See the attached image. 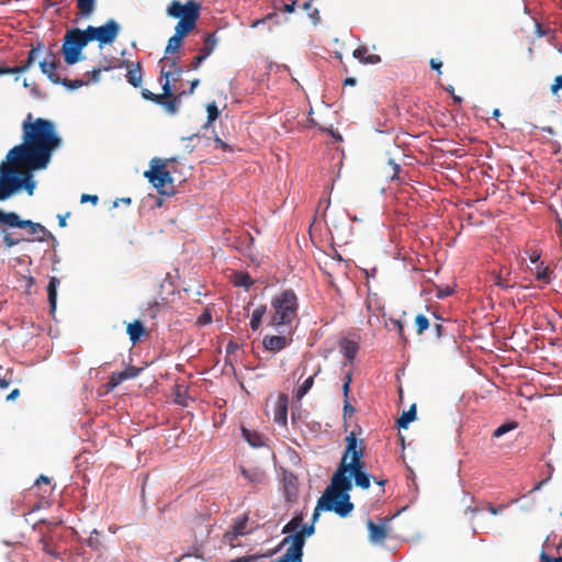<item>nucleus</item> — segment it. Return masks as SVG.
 Instances as JSON below:
<instances>
[{
  "mask_svg": "<svg viewBox=\"0 0 562 562\" xmlns=\"http://www.w3.org/2000/svg\"><path fill=\"white\" fill-rule=\"evenodd\" d=\"M346 449L340 460L337 471L331 477V483L325 490L323 504L328 509H336L340 517L348 516L353 510V504L350 502L349 491L352 488L351 477L355 484L362 490L370 487L371 481L369 474L364 472L363 440H358L355 431H351L346 438Z\"/></svg>",
  "mask_w": 562,
  "mask_h": 562,
  "instance_id": "f257e3e1",
  "label": "nucleus"
},
{
  "mask_svg": "<svg viewBox=\"0 0 562 562\" xmlns=\"http://www.w3.org/2000/svg\"><path fill=\"white\" fill-rule=\"evenodd\" d=\"M22 144L9 150L7 159L26 164L33 169H44L53 153L60 147L63 139L56 132L55 124L46 119H34L27 113L22 122Z\"/></svg>",
  "mask_w": 562,
  "mask_h": 562,
  "instance_id": "f03ea898",
  "label": "nucleus"
},
{
  "mask_svg": "<svg viewBox=\"0 0 562 562\" xmlns=\"http://www.w3.org/2000/svg\"><path fill=\"white\" fill-rule=\"evenodd\" d=\"M22 161H9L0 165V201L9 199L13 193L25 189L32 195L35 189V182L32 180V171Z\"/></svg>",
  "mask_w": 562,
  "mask_h": 562,
  "instance_id": "7ed1b4c3",
  "label": "nucleus"
},
{
  "mask_svg": "<svg viewBox=\"0 0 562 562\" xmlns=\"http://www.w3.org/2000/svg\"><path fill=\"white\" fill-rule=\"evenodd\" d=\"M271 308L269 326L276 328L291 326L297 317L299 310V300L295 292L289 289L273 296Z\"/></svg>",
  "mask_w": 562,
  "mask_h": 562,
  "instance_id": "20e7f679",
  "label": "nucleus"
},
{
  "mask_svg": "<svg viewBox=\"0 0 562 562\" xmlns=\"http://www.w3.org/2000/svg\"><path fill=\"white\" fill-rule=\"evenodd\" d=\"M201 4L190 0L182 4L178 0L171 1L167 8L168 15L180 19L175 27V34L184 38L191 31L194 30L196 21L200 18Z\"/></svg>",
  "mask_w": 562,
  "mask_h": 562,
  "instance_id": "39448f33",
  "label": "nucleus"
},
{
  "mask_svg": "<svg viewBox=\"0 0 562 562\" xmlns=\"http://www.w3.org/2000/svg\"><path fill=\"white\" fill-rule=\"evenodd\" d=\"M176 158L161 159L155 157L150 160V168L144 172V177L157 189L161 195H172L175 193L173 178L168 169L169 162H175Z\"/></svg>",
  "mask_w": 562,
  "mask_h": 562,
  "instance_id": "423d86ee",
  "label": "nucleus"
},
{
  "mask_svg": "<svg viewBox=\"0 0 562 562\" xmlns=\"http://www.w3.org/2000/svg\"><path fill=\"white\" fill-rule=\"evenodd\" d=\"M86 30L71 29L64 36L61 53L67 65H74L80 60L82 48L89 43Z\"/></svg>",
  "mask_w": 562,
  "mask_h": 562,
  "instance_id": "0eeeda50",
  "label": "nucleus"
},
{
  "mask_svg": "<svg viewBox=\"0 0 562 562\" xmlns=\"http://www.w3.org/2000/svg\"><path fill=\"white\" fill-rule=\"evenodd\" d=\"M161 94L153 93L148 89H142V97L147 101L161 105L168 114L173 115L179 111L186 92L173 93V85H168V80L161 83Z\"/></svg>",
  "mask_w": 562,
  "mask_h": 562,
  "instance_id": "6e6552de",
  "label": "nucleus"
},
{
  "mask_svg": "<svg viewBox=\"0 0 562 562\" xmlns=\"http://www.w3.org/2000/svg\"><path fill=\"white\" fill-rule=\"evenodd\" d=\"M90 42L97 41L100 47L112 44L120 33V24L114 20H109L101 26L89 25L86 29Z\"/></svg>",
  "mask_w": 562,
  "mask_h": 562,
  "instance_id": "1a4fd4ad",
  "label": "nucleus"
},
{
  "mask_svg": "<svg viewBox=\"0 0 562 562\" xmlns=\"http://www.w3.org/2000/svg\"><path fill=\"white\" fill-rule=\"evenodd\" d=\"M0 224H4L8 227L27 228L31 235H50L42 224L34 223L30 220H22L15 212H4L0 210Z\"/></svg>",
  "mask_w": 562,
  "mask_h": 562,
  "instance_id": "9d476101",
  "label": "nucleus"
},
{
  "mask_svg": "<svg viewBox=\"0 0 562 562\" xmlns=\"http://www.w3.org/2000/svg\"><path fill=\"white\" fill-rule=\"evenodd\" d=\"M249 517L247 514H243L238 516L231 529L227 530L223 536V541L231 548H236L239 546L237 539L241 536H246L251 533L255 530V527H249Z\"/></svg>",
  "mask_w": 562,
  "mask_h": 562,
  "instance_id": "9b49d317",
  "label": "nucleus"
},
{
  "mask_svg": "<svg viewBox=\"0 0 562 562\" xmlns=\"http://www.w3.org/2000/svg\"><path fill=\"white\" fill-rule=\"evenodd\" d=\"M158 65L160 67V81L161 83L168 80V85L179 80L183 72V68L180 66V57H162Z\"/></svg>",
  "mask_w": 562,
  "mask_h": 562,
  "instance_id": "f8f14e48",
  "label": "nucleus"
},
{
  "mask_svg": "<svg viewBox=\"0 0 562 562\" xmlns=\"http://www.w3.org/2000/svg\"><path fill=\"white\" fill-rule=\"evenodd\" d=\"M303 514L295 515L282 529V533H293L294 536H301L302 540H306L315 532L314 524L303 525Z\"/></svg>",
  "mask_w": 562,
  "mask_h": 562,
  "instance_id": "ddd939ff",
  "label": "nucleus"
},
{
  "mask_svg": "<svg viewBox=\"0 0 562 562\" xmlns=\"http://www.w3.org/2000/svg\"><path fill=\"white\" fill-rule=\"evenodd\" d=\"M288 536L282 539L279 547L288 546L284 554L293 561H302L303 559V549H304V540H302L301 536H294L293 533H286Z\"/></svg>",
  "mask_w": 562,
  "mask_h": 562,
  "instance_id": "4468645a",
  "label": "nucleus"
},
{
  "mask_svg": "<svg viewBox=\"0 0 562 562\" xmlns=\"http://www.w3.org/2000/svg\"><path fill=\"white\" fill-rule=\"evenodd\" d=\"M43 42H38L27 54V58L19 66L3 67L4 75L20 74L27 71L44 50Z\"/></svg>",
  "mask_w": 562,
  "mask_h": 562,
  "instance_id": "2eb2a0df",
  "label": "nucleus"
},
{
  "mask_svg": "<svg viewBox=\"0 0 562 562\" xmlns=\"http://www.w3.org/2000/svg\"><path fill=\"white\" fill-rule=\"evenodd\" d=\"M49 56L52 57V60H40L38 65L41 71L46 75L53 83L57 85L61 78L58 74H56V70L60 66V60L53 52H49Z\"/></svg>",
  "mask_w": 562,
  "mask_h": 562,
  "instance_id": "dca6fc26",
  "label": "nucleus"
},
{
  "mask_svg": "<svg viewBox=\"0 0 562 562\" xmlns=\"http://www.w3.org/2000/svg\"><path fill=\"white\" fill-rule=\"evenodd\" d=\"M387 519H383L382 524H374L372 520L367 521V527L369 530V539L373 543H383L387 538L389 528H387Z\"/></svg>",
  "mask_w": 562,
  "mask_h": 562,
  "instance_id": "f3484780",
  "label": "nucleus"
},
{
  "mask_svg": "<svg viewBox=\"0 0 562 562\" xmlns=\"http://www.w3.org/2000/svg\"><path fill=\"white\" fill-rule=\"evenodd\" d=\"M123 65L128 69L125 75L127 82L135 88L140 87L143 82L142 64L139 61L132 63L130 60H123Z\"/></svg>",
  "mask_w": 562,
  "mask_h": 562,
  "instance_id": "a211bd4d",
  "label": "nucleus"
},
{
  "mask_svg": "<svg viewBox=\"0 0 562 562\" xmlns=\"http://www.w3.org/2000/svg\"><path fill=\"white\" fill-rule=\"evenodd\" d=\"M291 342L292 338H289L286 336L268 335L263 338L262 346L268 351L279 352L283 350L285 347H288Z\"/></svg>",
  "mask_w": 562,
  "mask_h": 562,
  "instance_id": "6ab92c4d",
  "label": "nucleus"
},
{
  "mask_svg": "<svg viewBox=\"0 0 562 562\" xmlns=\"http://www.w3.org/2000/svg\"><path fill=\"white\" fill-rule=\"evenodd\" d=\"M288 395L286 394H280L278 397V402L274 409V422L281 426L286 425V417H288Z\"/></svg>",
  "mask_w": 562,
  "mask_h": 562,
  "instance_id": "aec40b11",
  "label": "nucleus"
},
{
  "mask_svg": "<svg viewBox=\"0 0 562 562\" xmlns=\"http://www.w3.org/2000/svg\"><path fill=\"white\" fill-rule=\"evenodd\" d=\"M339 347H340V350L344 353L346 360L350 364H352L353 360L358 353V350H359V344L353 340L344 338L340 340Z\"/></svg>",
  "mask_w": 562,
  "mask_h": 562,
  "instance_id": "412c9836",
  "label": "nucleus"
},
{
  "mask_svg": "<svg viewBox=\"0 0 562 562\" xmlns=\"http://www.w3.org/2000/svg\"><path fill=\"white\" fill-rule=\"evenodd\" d=\"M352 56L362 64L375 65L381 63V57L376 54H369L367 46H359L356 48Z\"/></svg>",
  "mask_w": 562,
  "mask_h": 562,
  "instance_id": "4be33fe9",
  "label": "nucleus"
},
{
  "mask_svg": "<svg viewBox=\"0 0 562 562\" xmlns=\"http://www.w3.org/2000/svg\"><path fill=\"white\" fill-rule=\"evenodd\" d=\"M126 333L130 337V340L135 345L137 341L140 340L143 336L147 335V330L144 326V324L136 319L133 323H130L126 327Z\"/></svg>",
  "mask_w": 562,
  "mask_h": 562,
  "instance_id": "5701e85b",
  "label": "nucleus"
},
{
  "mask_svg": "<svg viewBox=\"0 0 562 562\" xmlns=\"http://www.w3.org/2000/svg\"><path fill=\"white\" fill-rule=\"evenodd\" d=\"M60 281L57 277H52L49 279L48 285H47V295H48V303H49V310L50 314H54L56 311V304H57V288L59 285Z\"/></svg>",
  "mask_w": 562,
  "mask_h": 562,
  "instance_id": "b1692460",
  "label": "nucleus"
},
{
  "mask_svg": "<svg viewBox=\"0 0 562 562\" xmlns=\"http://www.w3.org/2000/svg\"><path fill=\"white\" fill-rule=\"evenodd\" d=\"M183 38L172 35L167 43V46L165 48V55L164 57L171 58V57H179L177 53L180 50L182 46Z\"/></svg>",
  "mask_w": 562,
  "mask_h": 562,
  "instance_id": "393cba45",
  "label": "nucleus"
},
{
  "mask_svg": "<svg viewBox=\"0 0 562 562\" xmlns=\"http://www.w3.org/2000/svg\"><path fill=\"white\" fill-rule=\"evenodd\" d=\"M217 38L215 33H206L203 40V46L200 52L207 58L216 48Z\"/></svg>",
  "mask_w": 562,
  "mask_h": 562,
  "instance_id": "a878e982",
  "label": "nucleus"
},
{
  "mask_svg": "<svg viewBox=\"0 0 562 562\" xmlns=\"http://www.w3.org/2000/svg\"><path fill=\"white\" fill-rule=\"evenodd\" d=\"M266 313H267V306L265 304L259 305L258 307H256L252 311L251 319H250V328L254 331H256L260 327V325L262 323V318L266 315Z\"/></svg>",
  "mask_w": 562,
  "mask_h": 562,
  "instance_id": "bb28decb",
  "label": "nucleus"
},
{
  "mask_svg": "<svg viewBox=\"0 0 562 562\" xmlns=\"http://www.w3.org/2000/svg\"><path fill=\"white\" fill-rule=\"evenodd\" d=\"M322 368L318 367L315 373L307 379L297 387L295 391V397L297 400H301L305 396V394L312 389L314 384V378L321 372Z\"/></svg>",
  "mask_w": 562,
  "mask_h": 562,
  "instance_id": "cd10ccee",
  "label": "nucleus"
},
{
  "mask_svg": "<svg viewBox=\"0 0 562 562\" xmlns=\"http://www.w3.org/2000/svg\"><path fill=\"white\" fill-rule=\"evenodd\" d=\"M416 418V404L411 405L408 411L403 412L402 416L397 419L398 428H407L409 423Z\"/></svg>",
  "mask_w": 562,
  "mask_h": 562,
  "instance_id": "c85d7f7f",
  "label": "nucleus"
},
{
  "mask_svg": "<svg viewBox=\"0 0 562 562\" xmlns=\"http://www.w3.org/2000/svg\"><path fill=\"white\" fill-rule=\"evenodd\" d=\"M243 435H244V438L247 440V442L250 446L256 447V448L263 446L262 437L259 434L252 432L246 428H243Z\"/></svg>",
  "mask_w": 562,
  "mask_h": 562,
  "instance_id": "c756f323",
  "label": "nucleus"
},
{
  "mask_svg": "<svg viewBox=\"0 0 562 562\" xmlns=\"http://www.w3.org/2000/svg\"><path fill=\"white\" fill-rule=\"evenodd\" d=\"M234 283L237 286L249 289L254 284V281L247 272L240 271L234 274Z\"/></svg>",
  "mask_w": 562,
  "mask_h": 562,
  "instance_id": "7c9ffc66",
  "label": "nucleus"
},
{
  "mask_svg": "<svg viewBox=\"0 0 562 562\" xmlns=\"http://www.w3.org/2000/svg\"><path fill=\"white\" fill-rule=\"evenodd\" d=\"M550 546L548 543V541L543 544V549L542 551L540 552V561L541 562H562V555L561 553H557V557H552L550 554Z\"/></svg>",
  "mask_w": 562,
  "mask_h": 562,
  "instance_id": "2f4dec72",
  "label": "nucleus"
},
{
  "mask_svg": "<svg viewBox=\"0 0 562 562\" xmlns=\"http://www.w3.org/2000/svg\"><path fill=\"white\" fill-rule=\"evenodd\" d=\"M518 427V423L517 422H508V423H505L501 426H498L494 432H493V437L494 438H499L502 437L503 435L507 434L508 431H512L514 429H516Z\"/></svg>",
  "mask_w": 562,
  "mask_h": 562,
  "instance_id": "473e14b6",
  "label": "nucleus"
},
{
  "mask_svg": "<svg viewBox=\"0 0 562 562\" xmlns=\"http://www.w3.org/2000/svg\"><path fill=\"white\" fill-rule=\"evenodd\" d=\"M94 2L95 0H77V8L83 15L88 16L94 9Z\"/></svg>",
  "mask_w": 562,
  "mask_h": 562,
  "instance_id": "72a5a7b5",
  "label": "nucleus"
},
{
  "mask_svg": "<svg viewBox=\"0 0 562 562\" xmlns=\"http://www.w3.org/2000/svg\"><path fill=\"white\" fill-rule=\"evenodd\" d=\"M415 325H416V331L418 335H422L430 326L429 319L423 314H418L415 317Z\"/></svg>",
  "mask_w": 562,
  "mask_h": 562,
  "instance_id": "f704fd0d",
  "label": "nucleus"
},
{
  "mask_svg": "<svg viewBox=\"0 0 562 562\" xmlns=\"http://www.w3.org/2000/svg\"><path fill=\"white\" fill-rule=\"evenodd\" d=\"M89 81H83L81 79L69 80L67 78H60V81L58 85H63L64 87H66L69 90H76V89L83 87Z\"/></svg>",
  "mask_w": 562,
  "mask_h": 562,
  "instance_id": "c9c22d12",
  "label": "nucleus"
},
{
  "mask_svg": "<svg viewBox=\"0 0 562 562\" xmlns=\"http://www.w3.org/2000/svg\"><path fill=\"white\" fill-rule=\"evenodd\" d=\"M241 473L250 482L260 483L263 480V473L262 472L243 469Z\"/></svg>",
  "mask_w": 562,
  "mask_h": 562,
  "instance_id": "e433bc0d",
  "label": "nucleus"
},
{
  "mask_svg": "<svg viewBox=\"0 0 562 562\" xmlns=\"http://www.w3.org/2000/svg\"><path fill=\"white\" fill-rule=\"evenodd\" d=\"M325 497V492L323 493V495L319 497V499L317 501V505L314 509V514H313V520L312 522L315 524V521L318 519L319 517V510H326V512H334L336 513V509H328L327 507H325V504H323V498Z\"/></svg>",
  "mask_w": 562,
  "mask_h": 562,
  "instance_id": "4c0bfd02",
  "label": "nucleus"
},
{
  "mask_svg": "<svg viewBox=\"0 0 562 562\" xmlns=\"http://www.w3.org/2000/svg\"><path fill=\"white\" fill-rule=\"evenodd\" d=\"M206 112H207V122L209 123L214 122L220 115V110L215 102L207 104Z\"/></svg>",
  "mask_w": 562,
  "mask_h": 562,
  "instance_id": "58836bf2",
  "label": "nucleus"
},
{
  "mask_svg": "<svg viewBox=\"0 0 562 562\" xmlns=\"http://www.w3.org/2000/svg\"><path fill=\"white\" fill-rule=\"evenodd\" d=\"M112 69V66L109 65L106 68H101V67H95L93 68L91 71L87 72V75L90 77V79L88 80L89 82L92 81V82H98L99 79H100V75L102 71H108Z\"/></svg>",
  "mask_w": 562,
  "mask_h": 562,
  "instance_id": "ea45409f",
  "label": "nucleus"
},
{
  "mask_svg": "<svg viewBox=\"0 0 562 562\" xmlns=\"http://www.w3.org/2000/svg\"><path fill=\"white\" fill-rule=\"evenodd\" d=\"M23 238H15L11 233H4L3 234V243L7 248H12L16 245H19Z\"/></svg>",
  "mask_w": 562,
  "mask_h": 562,
  "instance_id": "a19ab883",
  "label": "nucleus"
},
{
  "mask_svg": "<svg viewBox=\"0 0 562 562\" xmlns=\"http://www.w3.org/2000/svg\"><path fill=\"white\" fill-rule=\"evenodd\" d=\"M159 312H160V304L157 301L150 302L146 308V315L153 319L157 317Z\"/></svg>",
  "mask_w": 562,
  "mask_h": 562,
  "instance_id": "79ce46f5",
  "label": "nucleus"
},
{
  "mask_svg": "<svg viewBox=\"0 0 562 562\" xmlns=\"http://www.w3.org/2000/svg\"><path fill=\"white\" fill-rule=\"evenodd\" d=\"M123 381H125V379L123 378V373H122V372H114V373H112V375L110 376L109 382H108V385H109L111 389H114V387H116L117 385H120Z\"/></svg>",
  "mask_w": 562,
  "mask_h": 562,
  "instance_id": "37998d69",
  "label": "nucleus"
},
{
  "mask_svg": "<svg viewBox=\"0 0 562 562\" xmlns=\"http://www.w3.org/2000/svg\"><path fill=\"white\" fill-rule=\"evenodd\" d=\"M123 373V378L125 380H128V379H134L136 378L139 372H140V369L139 368H136V367H127L125 370L121 371Z\"/></svg>",
  "mask_w": 562,
  "mask_h": 562,
  "instance_id": "c03bdc74",
  "label": "nucleus"
},
{
  "mask_svg": "<svg viewBox=\"0 0 562 562\" xmlns=\"http://www.w3.org/2000/svg\"><path fill=\"white\" fill-rule=\"evenodd\" d=\"M206 59V57L200 52L189 65V69L195 70L200 67V65Z\"/></svg>",
  "mask_w": 562,
  "mask_h": 562,
  "instance_id": "a18cd8bd",
  "label": "nucleus"
},
{
  "mask_svg": "<svg viewBox=\"0 0 562 562\" xmlns=\"http://www.w3.org/2000/svg\"><path fill=\"white\" fill-rule=\"evenodd\" d=\"M452 293H453V289L451 286L447 285L445 288H439L437 290L436 295L438 299H445V297L450 296Z\"/></svg>",
  "mask_w": 562,
  "mask_h": 562,
  "instance_id": "49530a36",
  "label": "nucleus"
},
{
  "mask_svg": "<svg viewBox=\"0 0 562 562\" xmlns=\"http://www.w3.org/2000/svg\"><path fill=\"white\" fill-rule=\"evenodd\" d=\"M549 273H550L549 268L546 267L542 270H539L537 272L536 278L539 281H543L544 283H549L550 282Z\"/></svg>",
  "mask_w": 562,
  "mask_h": 562,
  "instance_id": "de8ad7c7",
  "label": "nucleus"
},
{
  "mask_svg": "<svg viewBox=\"0 0 562 562\" xmlns=\"http://www.w3.org/2000/svg\"><path fill=\"white\" fill-rule=\"evenodd\" d=\"M562 89V75H559L554 78L553 83L551 86V92L557 94Z\"/></svg>",
  "mask_w": 562,
  "mask_h": 562,
  "instance_id": "09e8293b",
  "label": "nucleus"
},
{
  "mask_svg": "<svg viewBox=\"0 0 562 562\" xmlns=\"http://www.w3.org/2000/svg\"><path fill=\"white\" fill-rule=\"evenodd\" d=\"M355 413V407L350 404L349 400L344 401V418L351 417Z\"/></svg>",
  "mask_w": 562,
  "mask_h": 562,
  "instance_id": "8fccbe9b",
  "label": "nucleus"
},
{
  "mask_svg": "<svg viewBox=\"0 0 562 562\" xmlns=\"http://www.w3.org/2000/svg\"><path fill=\"white\" fill-rule=\"evenodd\" d=\"M214 143L216 148H221L224 151H233V148L218 137L214 139Z\"/></svg>",
  "mask_w": 562,
  "mask_h": 562,
  "instance_id": "3c124183",
  "label": "nucleus"
},
{
  "mask_svg": "<svg viewBox=\"0 0 562 562\" xmlns=\"http://www.w3.org/2000/svg\"><path fill=\"white\" fill-rule=\"evenodd\" d=\"M42 543H43V550L47 554L53 555V557H57L58 555L57 552L53 549V547L50 546V543L47 540L43 539Z\"/></svg>",
  "mask_w": 562,
  "mask_h": 562,
  "instance_id": "603ef678",
  "label": "nucleus"
},
{
  "mask_svg": "<svg viewBox=\"0 0 562 562\" xmlns=\"http://www.w3.org/2000/svg\"><path fill=\"white\" fill-rule=\"evenodd\" d=\"M303 9L306 10V11H310L311 9H313V13H310V15L312 18L318 19V10L312 7V2L311 1L305 2L303 4Z\"/></svg>",
  "mask_w": 562,
  "mask_h": 562,
  "instance_id": "864d4df0",
  "label": "nucleus"
},
{
  "mask_svg": "<svg viewBox=\"0 0 562 562\" xmlns=\"http://www.w3.org/2000/svg\"><path fill=\"white\" fill-rule=\"evenodd\" d=\"M99 198L97 195H90V194H82L81 198H80V202L81 203H86L88 201L92 202L93 204H95L98 202Z\"/></svg>",
  "mask_w": 562,
  "mask_h": 562,
  "instance_id": "5fc2aeb1",
  "label": "nucleus"
},
{
  "mask_svg": "<svg viewBox=\"0 0 562 562\" xmlns=\"http://www.w3.org/2000/svg\"><path fill=\"white\" fill-rule=\"evenodd\" d=\"M430 67L435 70H437L439 74H441V67H442V63L436 58H431L430 61Z\"/></svg>",
  "mask_w": 562,
  "mask_h": 562,
  "instance_id": "6e6d98bb",
  "label": "nucleus"
},
{
  "mask_svg": "<svg viewBox=\"0 0 562 562\" xmlns=\"http://www.w3.org/2000/svg\"><path fill=\"white\" fill-rule=\"evenodd\" d=\"M446 90L451 94L454 103H461L462 102V98L454 93V89H453L452 86H449Z\"/></svg>",
  "mask_w": 562,
  "mask_h": 562,
  "instance_id": "4d7b16f0",
  "label": "nucleus"
},
{
  "mask_svg": "<svg viewBox=\"0 0 562 562\" xmlns=\"http://www.w3.org/2000/svg\"><path fill=\"white\" fill-rule=\"evenodd\" d=\"M200 85V80L199 79H194L191 81L190 83V89L189 91H184L186 93L183 95H187V94H192L195 90V88Z\"/></svg>",
  "mask_w": 562,
  "mask_h": 562,
  "instance_id": "13d9d810",
  "label": "nucleus"
},
{
  "mask_svg": "<svg viewBox=\"0 0 562 562\" xmlns=\"http://www.w3.org/2000/svg\"><path fill=\"white\" fill-rule=\"evenodd\" d=\"M503 508H504V506L496 507V506H494V505H492V504H488V506H487V510H488L492 515H498Z\"/></svg>",
  "mask_w": 562,
  "mask_h": 562,
  "instance_id": "bf43d9fd",
  "label": "nucleus"
},
{
  "mask_svg": "<svg viewBox=\"0 0 562 562\" xmlns=\"http://www.w3.org/2000/svg\"><path fill=\"white\" fill-rule=\"evenodd\" d=\"M42 483L49 484L50 480L46 475H40L38 479L35 481V485H41Z\"/></svg>",
  "mask_w": 562,
  "mask_h": 562,
  "instance_id": "052dcab7",
  "label": "nucleus"
},
{
  "mask_svg": "<svg viewBox=\"0 0 562 562\" xmlns=\"http://www.w3.org/2000/svg\"><path fill=\"white\" fill-rule=\"evenodd\" d=\"M295 7H296V1H293L291 3L284 4V11L288 12V13H292V12H294Z\"/></svg>",
  "mask_w": 562,
  "mask_h": 562,
  "instance_id": "680f3d73",
  "label": "nucleus"
},
{
  "mask_svg": "<svg viewBox=\"0 0 562 562\" xmlns=\"http://www.w3.org/2000/svg\"><path fill=\"white\" fill-rule=\"evenodd\" d=\"M20 395V390L14 389L9 395H7V401H13Z\"/></svg>",
  "mask_w": 562,
  "mask_h": 562,
  "instance_id": "e2e57ef3",
  "label": "nucleus"
},
{
  "mask_svg": "<svg viewBox=\"0 0 562 562\" xmlns=\"http://www.w3.org/2000/svg\"><path fill=\"white\" fill-rule=\"evenodd\" d=\"M434 328L436 331V336L440 338L443 335V326L441 324H436Z\"/></svg>",
  "mask_w": 562,
  "mask_h": 562,
  "instance_id": "0e129e2a",
  "label": "nucleus"
},
{
  "mask_svg": "<svg viewBox=\"0 0 562 562\" xmlns=\"http://www.w3.org/2000/svg\"><path fill=\"white\" fill-rule=\"evenodd\" d=\"M342 392H344L345 400H348L349 393H350V385L347 384V383H344L342 384Z\"/></svg>",
  "mask_w": 562,
  "mask_h": 562,
  "instance_id": "69168bd1",
  "label": "nucleus"
},
{
  "mask_svg": "<svg viewBox=\"0 0 562 562\" xmlns=\"http://www.w3.org/2000/svg\"><path fill=\"white\" fill-rule=\"evenodd\" d=\"M250 560L251 559L248 557H240V558L233 559L229 562H249Z\"/></svg>",
  "mask_w": 562,
  "mask_h": 562,
  "instance_id": "338daca9",
  "label": "nucleus"
},
{
  "mask_svg": "<svg viewBox=\"0 0 562 562\" xmlns=\"http://www.w3.org/2000/svg\"><path fill=\"white\" fill-rule=\"evenodd\" d=\"M274 562H291V559L289 557H286L285 554H283L282 557H280Z\"/></svg>",
  "mask_w": 562,
  "mask_h": 562,
  "instance_id": "774afa93",
  "label": "nucleus"
}]
</instances>
